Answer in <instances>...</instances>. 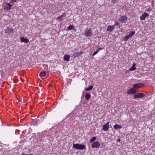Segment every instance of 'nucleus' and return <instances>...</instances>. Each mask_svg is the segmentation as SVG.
I'll return each mask as SVG.
<instances>
[{
  "label": "nucleus",
  "instance_id": "2f4dec72",
  "mask_svg": "<svg viewBox=\"0 0 155 155\" xmlns=\"http://www.w3.org/2000/svg\"><path fill=\"white\" fill-rule=\"evenodd\" d=\"M37 124V122L36 121H35V124Z\"/></svg>",
  "mask_w": 155,
  "mask_h": 155
},
{
  "label": "nucleus",
  "instance_id": "b1692460",
  "mask_svg": "<svg viewBox=\"0 0 155 155\" xmlns=\"http://www.w3.org/2000/svg\"><path fill=\"white\" fill-rule=\"evenodd\" d=\"M130 37L128 35L124 36L123 38V39L124 41H127L130 38Z\"/></svg>",
  "mask_w": 155,
  "mask_h": 155
},
{
  "label": "nucleus",
  "instance_id": "4be33fe9",
  "mask_svg": "<svg viewBox=\"0 0 155 155\" xmlns=\"http://www.w3.org/2000/svg\"><path fill=\"white\" fill-rule=\"evenodd\" d=\"M96 139V137H93L90 140V143H92Z\"/></svg>",
  "mask_w": 155,
  "mask_h": 155
},
{
  "label": "nucleus",
  "instance_id": "bb28decb",
  "mask_svg": "<svg viewBox=\"0 0 155 155\" xmlns=\"http://www.w3.org/2000/svg\"><path fill=\"white\" fill-rule=\"evenodd\" d=\"M17 0H11L10 2L11 3H13L14 2H15Z\"/></svg>",
  "mask_w": 155,
  "mask_h": 155
},
{
  "label": "nucleus",
  "instance_id": "6ab92c4d",
  "mask_svg": "<svg viewBox=\"0 0 155 155\" xmlns=\"http://www.w3.org/2000/svg\"><path fill=\"white\" fill-rule=\"evenodd\" d=\"M103 49V48H99L92 55V56H94L95 55L97 54L99 52V51L101 50H102Z\"/></svg>",
  "mask_w": 155,
  "mask_h": 155
},
{
  "label": "nucleus",
  "instance_id": "cd10ccee",
  "mask_svg": "<svg viewBox=\"0 0 155 155\" xmlns=\"http://www.w3.org/2000/svg\"><path fill=\"white\" fill-rule=\"evenodd\" d=\"M118 25V22H115V23L114 25H114Z\"/></svg>",
  "mask_w": 155,
  "mask_h": 155
},
{
  "label": "nucleus",
  "instance_id": "a878e982",
  "mask_svg": "<svg viewBox=\"0 0 155 155\" xmlns=\"http://www.w3.org/2000/svg\"><path fill=\"white\" fill-rule=\"evenodd\" d=\"M8 33H13V30L12 28H9L8 29Z\"/></svg>",
  "mask_w": 155,
  "mask_h": 155
},
{
  "label": "nucleus",
  "instance_id": "20e7f679",
  "mask_svg": "<svg viewBox=\"0 0 155 155\" xmlns=\"http://www.w3.org/2000/svg\"><path fill=\"white\" fill-rule=\"evenodd\" d=\"M145 96L144 94L142 93H140L135 94L134 95V97L135 99L137 98H142Z\"/></svg>",
  "mask_w": 155,
  "mask_h": 155
},
{
  "label": "nucleus",
  "instance_id": "f257e3e1",
  "mask_svg": "<svg viewBox=\"0 0 155 155\" xmlns=\"http://www.w3.org/2000/svg\"><path fill=\"white\" fill-rule=\"evenodd\" d=\"M73 148L77 150H85L86 148V146L84 144L77 143L73 144Z\"/></svg>",
  "mask_w": 155,
  "mask_h": 155
},
{
  "label": "nucleus",
  "instance_id": "7ed1b4c3",
  "mask_svg": "<svg viewBox=\"0 0 155 155\" xmlns=\"http://www.w3.org/2000/svg\"><path fill=\"white\" fill-rule=\"evenodd\" d=\"M100 146V143L99 142L95 141L92 144L91 147L93 148H98Z\"/></svg>",
  "mask_w": 155,
  "mask_h": 155
},
{
  "label": "nucleus",
  "instance_id": "aec40b11",
  "mask_svg": "<svg viewBox=\"0 0 155 155\" xmlns=\"http://www.w3.org/2000/svg\"><path fill=\"white\" fill-rule=\"evenodd\" d=\"M91 96L89 94H87L85 96V98L86 100H88Z\"/></svg>",
  "mask_w": 155,
  "mask_h": 155
},
{
  "label": "nucleus",
  "instance_id": "f3484780",
  "mask_svg": "<svg viewBox=\"0 0 155 155\" xmlns=\"http://www.w3.org/2000/svg\"><path fill=\"white\" fill-rule=\"evenodd\" d=\"M135 66L136 64L134 63L133 64L132 66L130 68L129 70L130 71H133L135 70L136 69Z\"/></svg>",
  "mask_w": 155,
  "mask_h": 155
},
{
  "label": "nucleus",
  "instance_id": "f8f14e48",
  "mask_svg": "<svg viewBox=\"0 0 155 155\" xmlns=\"http://www.w3.org/2000/svg\"><path fill=\"white\" fill-rule=\"evenodd\" d=\"M66 16V14L65 13H64L60 16L57 18V19L58 20H60V21H61L62 19H64Z\"/></svg>",
  "mask_w": 155,
  "mask_h": 155
},
{
  "label": "nucleus",
  "instance_id": "412c9836",
  "mask_svg": "<svg viewBox=\"0 0 155 155\" xmlns=\"http://www.w3.org/2000/svg\"><path fill=\"white\" fill-rule=\"evenodd\" d=\"M74 26L73 25H71L68 27V29L69 30L74 29Z\"/></svg>",
  "mask_w": 155,
  "mask_h": 155
},
{
  "label": "nucleus",
  "instance_id": "39448f33",
  "mask_svg": "<svg viewBox=\"0 0 155 155\" xmlns=\"http://www.w3.org/2000/svg\"><path fill=\"white\" fill-rule=\"evenodd\" d=\"M110 122L109 121L107 122L106 124H104L103 126L102 129L104 131H107L108 130L109 128V124Z\"/></svg>",
  "mask_w": 155,
  "mask_h": 155
},
{
  "label": "nucleus",
  "instance_id": "2eb2a0df",
  "mask_svg": "<svg viewBox=\"0 0 155 155\" xmlns=\"http://www.w3.org/2000/svg\"><path fill=\"white\" fill-rule=\"evenodd\" d=\"M70 58V56L69 55H65L64 57V61H68L69 60Z\"/></svg>",
  "mask_w": 155,
  "mask_h": 155
},
{
  "label": "nucleus",
  "instance_id": "9b49d317",
  "mask_svg": "<svg viewBox=\"0 0 155 155\" xmlns=\"http://www.w3.org/2000/svg\"><path fill=\"white\" fill-rule=\"evenodd\" d=\"M115 27L114 25H110L108 26L107 28V31L109 32L112 31L113 30H114Z\"/></svg>",
  "mask_w": 155,
  "mask_h": 155
},
{
  "label": "nucleus",
  "instance_id": "a211bd4d",
  "mask_svg": "<svg viewBox=\"0 0 155 155\" xmlns=\"http://www.w3.org/2000/svg\"><path fill=\"white\" fill-rule=\"evenodd\" d=\"M46 75V72L45 71H43L41 72L40 76L42 77H44Z\"/></svg>",
  "mask_w": 155,
  "mask_h": 155
},
{
  "label": "nucleus",
  "instance_id": "c85d7f7f",
  "mask_svg": "<svg viewBox=\"0 0 155 155\" xmlns=\"http://www.w3.org/2000/svg\"><path fill=\"white\" fill-rule=\"evenodd\" d=\"M152 7H153V1H152Z\"/></svg>",
  "mask_w": 155,
  "mask_h": 155
},
{
  "label": "nucleus",
  "instance_id": "1a4fd4ad",
  "mask_svg": "<svg viewBox=\"0 0 155 155\" xmlns=\"http://www.w3.org/2000/svg\"><path fill=\"white\" fill-rule=\"evenodd\" d=\"M144 84L142 83H139L134 84L133 86L134 88H140L144 86Z\"/></svg>",
  "mask_w": 155,
  "mask_h": 155
},
{
  "label": "nucleus",
  "instance_id": "f03ea898",
  "mask_svg": "<svg viewBox=\"0 0 155 155\" xmlns=\"http://www.w3.org/2000/svg\"><path fill=\"white\" fill-rule=\"evenodd\" d=\"M92 35V30L89 29H86L85 30L84 35L86 37H89Z\"/></svg>",
  "mask_w": 155,
  "mask_h": 155
},
{
  "label": "nucleus",
  "instance_id": "0eeeda50",
  "mask_svg": "<svg viewBox=\"0 0 155 155\" xmlns=\"http://www.w3.org/2000/svg\"><path fill=\"white\" fill-rule=\"evenodd\" d=\"M136 92V90L132 87L127 91V93L128 94H134Z\"/></svg>",
  "mask_w": 155,
  "mask_h": 155
},
{
  "label": "nucleus",
  "instance_id": "6e6552de",
  "mask_svg": "<svg viewBox=\"0 0 155 155\" xmlns=\"http://www.w3.org/2000/svg\"><path fill=\"white\" fill-rule=\"evenodd\" d=\"M149 16V15L146 12L143 14L140 17V19L141 20H145L146 17Z\"/></svg>",
  "mask_w": 155,
  "mask_h": 155
},
{
  "label": "nucleus",
  "instance_id": "4468645a",
  "mask_svg": "<svg viewBox=\"0 0 155 155\" xmlns=\"http://www.w3.org/2000/svg\"><path fill=\"white\" fill-rule=\"evenodd\" d=\"M83 52L82 51L78 52L76 53H74L73 54V56L74 58H76L77 57H78V56L80 55Z\"/></svg>",
  "mask_w": 155,
  "mask_h": 155
},
{
  "label": "nucleus",
  "instance_id": "393cba45",
  "mask_svg": "<svg viewBox=\"0 0 155 155\" xmlns=\"http://www.w3.org/2000/svg\"><path fill=\"white\" fill-rule=\"evenodd\" d=\"M93 88L92 86H90L88 88L86 89V91H89L91 90Z\"/></svg>",
  "mask_w": 155,
  "mask_h": 155
},
{
  "label": "nucleus",
  "instance_id": "423d86ee",
  "mask_svg": "<svg viewBox=\"0 0 155 155\" xmlns=\"http://www.w3.org/2000/svg\"><path fill=\"white\" fill-rule=\"evenodd\" d=\"M127 17L126 16H122L119 18V20L121 23H124L127 19Z\"/></svg>",
  "mask_w": 155,
  "mask_h": 155
},
{
  "label": "nucleus",
  "instance_id": "7c9ffc66",
  "mask_svg": "<svg viewBox=\"0 0 155 155\" xmlns=\"http://www.w3.org/2000/svg\"><path fill=\"white\" fill-rule=\"evenodd\" d=\"M25 155H33L32 154H26Z\"/></svg>",
  "mask_w": 155,
  "mask_h": 155
},
{
  "label": "nucleus",
  "instance_id": "5701e85b",
  "mask_svg": "<svg viewBox=\"0 0 155 155\" xmlns=\"http://www.w3.org/2000/svg\"><path fill=\"white\" fill-rule=\"evenodd\" d=\"M135 33L134 31H132L130 32V34L128 35V36L130 37H132Z\"/></svg>",
  "mask_w": 155,
  "mask_h": 155
},
{
  "label": "nucleus",
  "instance_id": "c756f323",
  "mask_svg": "<svg viewBox=\"0 0 155 155\" xmlns=\"http://www.w3.org/2000/svg\"><path fill=\"white\" fill-rule=\"evenodd\" d=\"M120 138H118L117 140V142H120Z\"/></svg>",
  "mask_w": 155,
  "mask_h": 155
},
{
  "label": "nucleus",
  "instance_id": "dca6fc26",
  "mask_svg": "<svg viewBox=\"0 0 155 155\" xmlns=\"http://www.w3.org/2000/svg\"><path fill=\"white\" fill-rule=\"evenodd\" d=\"M114 128L115 129H117L122 128V127L120 125L116 124L114 126Z\"/></svg>",
  "mask_w": 155,
  "mask_h": 155
},
{
  "label": "nucleus",
  "instance_id": "ddd939ff",
  "mask_svg": "<svg viewBox=\"0 0 155 155\" xmlns=\"http://www.w3.org/2000/svg\"><path fill=\"white\" fill-rule=\"evenodd\" d=\"M21 42H25L26 43H28L29 42V40L27 38H25L24 37H22L21 38Z\"/></svg>",
  "mask_w": 155,
  "mask_h": 155
},
{
  "label": "nucleus",
  "instance_id": "9d476101",
  "mask_svg": "<svg viewBox=\"0 0 155 155\" xmlns=\"http://www.w3.org/2000/svg\"><path fill=\"white\" fill-rule=\"evenodd\" d=\"M5 4L7 5L8 6H5L4 7L5 9H6L7 11L8 10H10L12 5L8 3H6Z\"/></svg>",
  "mask_w": 155,
  "mask_h": 155
}]
</instances>
